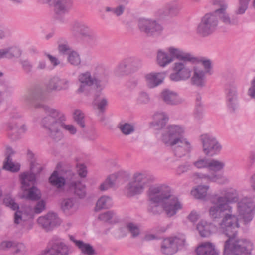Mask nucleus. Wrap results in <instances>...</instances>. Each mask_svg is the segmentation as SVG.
<instances>
[{
  "label": "nucleus",
  "mask_w": 255,
  "mask_h": 255,
  "mask_svg": "<svg viewBox=\"0 0 255 255\" xmlns=\"http://www.w3.org/2000/svg\"><path fill=\"white\" fill-rule=\"evenodd\" d=\"M20 165L18 163L14 164L11 158L9 156L6 158V161L4 162L3 168L4 169L12 172H16L20 170Z\"/></svg>",
  "instance_id": "48"
},
{
  "label": "nucleus",
  "mask_w": 255,
  "mask_h": 255,
  "mask_svg": "<svg viewBox=\"0 0 255 255\" xmlns=\"http://www.w3.org/2000/svg\"><path fill=\"white\" fill-rule=\"evenodd\" d=\"M45 99L43 89L39 87L29 89L22 96V100L27 106L44 110L47 115L42 118L41 124L48 130V134L52 139L59 141L63 138L61 128L70 134L75 135L77 131L76 127L65 123L66 117L63 112L41 102Z\"/></svg>",
  "instance_id": "1"
},
{
  "label": "nucleus",
  "mask_w": 255,
  "mask_h": 255,
  "mask_svg": "<svg viewBox=\"0 0 255 255\" xmlns=\"http://www.w3.org/2000/svg\"><path fill=\"white\" fill-rule=\"evenodd\" d=\"M192 168V165L187 163L185 164L178 166L176 170V172L178 174L180 175L189 170H191Z\"/></svg>",
  "instance_id": "63"
},
{
  "label": "nucleus",
  "mask_w": 255,
  "mask_h": 255,
  "mask_svg": "<svg viewBox=\"0 0 255 255\" xmlns=\"http://www.w3.org/2000/svg\"><path fill=\"white\" fill-rule=\"evenodd\" d=\"M111 198L107 196H103L97 201L95 210L98 211L102 209H106L111 207L112 205Z\"/></svg>",
  "instance_id": "41"
},
{
  "label": "nucleus",
  "mask_w": 255,
  "mask_h": 255,
  "mask_svg": "<svg viewBox=\"0 0 255 255\" xmlns=\"http://www.w3.org/2000/svg\"><path fill=\"white\" fill-rule=\"evenodd\" d=\"M138 27L141 31L149 36L159 34L163 29L162 26L156 21L147 19H140Z\"/></svg>",
  "instance_id": "20"
},
{
  "label": "nucleus",
  "mask_w": 255,
  "mask_h": 255,
  "mask_svg": "<svg viewBox=\"0 0 255 255\" xmlns=\"http://www.w3.org/2000/svg\"><path fill=\"white\" fill-rule=\"evenodd\" d=\"M125 229L127 230L131 234L133 238L137 237L140 234V229L137 224L129 222L126 224L125 227L120 229V231L123 232Z\"/></svg>",
  "instance_id": "46"
},
{
  "label": "nucleus",
  "mask_w": 255,
  "mask_h": 255,
  "mask_svg": "<svg viewBox=\"0 0 255 255\" xmlns=\"http://www.w3.org/2000/svg\"><path fill=\"white\" fill-rule=\"evenodd\" d=\"M206 72L197 67L193 68V75L191 78L192 84L198 87H203L205 84V75Z\"/></svg>",
  "instance_id": "35"
},
{
  "label": "nucleus",
  "mask_w": 255,
  "mask_h": 255,
  "mask_svg": "<svg viewBox=\"0 0 255 255\" xmlns=\"http://www.w3.org/2000/svg\"><path fill=\"white\" fill-rule=\"evenodd\" d=\"M92 105L99 114H103L108 106V100L102 93H95Z\"/></svg>",
  "instance_id": "31"
},
{
  "label": "nucleus",
  "mask_w": 255,
  "mask_h": 255,
  "mask_svg": "<svg viewBox=\"0 0 255 255\" xmlns=\"http://www.w3.org/2000/svg\"><path fill=\"white\" fill-rule=\"evenodd\" d=\"M130 71L128 68V66L123 60L117 66L115 69V73L118 76H122L123 75H127L130 73Z\"/></svg>",
  "instance_id": "53"
},
{
  "label": "nucleus",
  "mask_w": 255,
  "mask_h": 255,
  "mask_svg": "<svg viewBox=\"0 0 255 255\" xmlns=\"http://www.w3.org/2000/svg\"><path fill=\"white\" fill-rule=\"evenodd\" d=\"M225 166V163L223 161L215 159L209 160L208 168L215 172H219L224 169Z\"/></svg>",
  "instance_id": "47"
},
{
  "label": "nucleus",
  "mask_w": 255,
  "mask_h": 255,
  "mask_svg": "<svg viewBox=\"0 0 255 255\" xmlns=\"http://www.w3.org/2000/svg\"><path fill=\"white\" fill-rule=\"evenodd\" d=\"M203 150L207 156H212L218 154L222 149V146L216 137L209 133L203 134L200 136Z\"/></svg>",
  "instance_id": "12"
},
{
  "label": "nucleus",
  "mask_w": 255,
  "mask_h": 255,
  "mask_svg": "<svg viewBox=\"0 0 255 255\" xmlns=\"http://www.w3.org/2000/svg\"><path fill=\"white\" fill-rule=\"evenodd\" d=\"M182 8V3L179 0H172L166 2L163 8L158 9L156 15L159 17L174 18L179 15Z\"/></svg>",
  "instance_id": "18"
},
{
  "label": "nucleus",
  "mask_w": 255,
  "mask_h": 255,
  "mask_svg": "<svg viewBox=\"0 0 255 255\" xmlns=\"http://www.w3.org/2000/svg\"><path fill=\"white\" fill-rule=\"evenodd\" d=\"M252 243L246 239L228 238L224 244V255H250Z\"/></svg>",
  "instance_id": "6"
},
{
  "label": "nucleus",
  "mask_w": 255,
  "mask_h": 255,
  "mask_svg": "<svg viewBox=\"0 0 255 255\" xmlns=\"http://www.w3.org/2000/svg\"><path fill=\"white\" fill-rule=\"evenodd\" d=\"M58 49L59 52L63 54H68L69 52H71L69 45L64 39H61L59 41Z\"/></svg>",
  "instance_id": "56"
},
{
  "label": "nucleus",
  "mask_w": 255,
  "mask_h": 255,
  "mask_svg": "<svg viewBox=\"0 0 255 255\" xmlns=\"http://www.w3.org/2000/svg\"><path fill=\"white\" fill-rule=\"evenodd\" d=\"M13 248L14 254L17 255H23L26 252L25 246L21 243L14 242Z\"/></svg>",
  "instance_id": "58"
},
{
  "label": "nucleus",
  "mask_w": 255,
  "mask_h": 255,
  "mask_svg": "<svg viewBox=\"0 0 255 255\" xmlns=\"http://www.w3.org/2000/svg\"><path fill=\"white\" fill-rule=\"evenodd\" d=\"M8 135L13 140L18 139L21 134L25 133L27 128L25 125L20 122L19 119H11L7 125Z\"/></svg>",
  "instance_id": "23"
},
{
  "label": "nucleus",
  "mask_w": 255,
  "mask_h": 255,
  "mask_svg": "<svg viewBox=\"0 0 255 255\" xmlns=\"http://www.w3.org/2000/svg\"><path fill=\"white\" fill-rule=\"evenodd\" d=\"M188 61H181L174 63L173 72L170 75V79L178 82L185 81L190 78L193 71L192 68L187 64Z\"/></svg>",
  "instance_id": "10"
},
{
  "label": "nucleus",
  "mask_w": 255,
  "mask_h": 255,
  "mask_svg": "<svg viewBox=\"0 0 255 255\" xmlns=\"http://www.w3.org/2000/svg\"><path fill=\"white\" fill-rule=\"evenodd\" d=\"M77 172L81 178H85L87 176V171L86 166L83 164H77L76 165Z\"/></svg>",
  "instance_id": "62"
},
{
  "label": "nucleus",
  "mask_w": 255,
  "mask_h": 255,
  "mask_svg": "<svg viewBox=\"0 0 255 255\" xmlns=\"http://www.w3.org/2000/svg\"><path fill=\"white\" fill-rule=\"evenodd\" d=\"M238 200V191L233 188H223L210 198L213 206L209 208V216L214 221L223 218L219 223V228L228 238L236 237L240 228L238 218L232 214V207L230 205Z\"/></svg>",
  "instance_id": "2"
},
{
  "label": "nucleus",
  "mask_w": 255,
  "mask_h": 255,
  "mask_svg": "<svg viewBox=\"0 0 255 255\" xmlns=\"http://www.w3.org/2000/svg\"><path fill=\"white\" fill-rule=\"evenodd\" d=\"M172 189L164 184H154L149 187L147 192V198L149 203L148 210L154 215L161 213L162 208L160 205L169 197Z\"/></svg>",
  "instance_id": "4"
},
{
  "label": "nucleus",
  "mask_w": 255,
  "mask_h": 255,
  "mask_svg": "<svg viewBox=\"0 0 255 255\" xmlns=\"http://www.w3.org/2000/svg\"><path fill=\"white\" fill-rule=\"evenodd\" d=\"M209 188L207 185H199L191 191V194L197 199H203L207 196Z\"/></svg>",
  "instance_id": "45"
},
{
  "label": "nucleus",
  "mask_w": 255,
  "mask_h": 255,
  "mask_svg": "<svg viewBox=\"0 0 255 255\" xmlns=\"http://www.w3.org/2000/svg\"><path fill=\"white\" fill-rule=\"evenodd\" d=\"M212 4L217 6L215 14L219 17L220 20L227 26H234L238 24V19L236 16L230 17L226 12L227 4L224 0H213Z\"/></svg>",
  "instance_id": "14"
},
{
  "label": "nucleus",
  "mask_w": 255,
  "mask_h": 255,
  "mask_svg": "<svg viewBox=\"0 0 255 255\" xmlns=\"http://www.w3.org/2000/svg\"><path fill=\"white\" fill-rule=\"evenodd\" d=\"M166 51L169 53L170 57H172L173 61L174 59L181 61H188L192 63L197 61V58L191 53L186 52L179 48L170 46L167 48Z\"/></svg>",
  "instance_id": "25"
},
{
  "label": "nucleus",
  "mask_w": 255,
  "mask_h": 255,
  "mask_svg": "<svg viewBox=\"0 0 255 255\" xmlns=\"http://www.w3.org/2000/svg\"><path fill=\"white\" fill-rule=\"evenodd\" d=\"M76 178L77 176L71 180L68 188L79 198H83L86 195V186L81 182L77 181Z\"/></svg>",
  "instance_id": "29"
},
{
  "label": "nucleus",
  "mask_w": 255,
  "mask_h": 255,
  "mask_svg": "<svg viewBox=\"0 0 255 255\" xmlns=\"http://www.w3.org/2000/svg\"><path fill=\"white\" fill-rule=\"evenodd\" d=\"M153 180L154 178L146 173H135L125 187L127 196L131 197L142 194L145 188Z\"/></svg>",
  "instance_id": "5"
},
{
  "label": "nucleus",
  "mask_w": 255,
  "mask_h": 255,
  "mask_svg": "<svg viewBox=\"0 0 255 255\" xmlns=\"http://www.w3.org/2000/svg\"><path fill=\"white\" fill-rule=\"evenodd\" d=\"M72 32L78 35L89 45H96L99 42V37L96 31L88 23L82 21H74L71 28Z\"/></svg>",
  "instance_id": "7"
},
{
  "label": "nucleus",
  "mask_w": 255,
  "mask_h": 255,
  "mask_svg": "<svg viewBox=\"0 0 255 255\" xmlns=\"http://www.w3.org/2000/svg\"><path fill=\"white\" fill-rule=\"evenodd\" d=\"M70 241L73 242L75 245L78 248L81 252L85 255H96V252L92 246L89 243L84 242L82 240H78L75 239L73 236H70Z\"/></svg>",
  "instance_id": "30"
},
{
  "label": "nucleus",
  "mask_w": 255,
  "mask_h": 255,
  "mask_svg": "<svg viewBox=\"0 0 255 255\" xmlns=\"http://www.w3.org/2000/svg\"><path fill=\"white\" fill-rule=\"evenodd\" d=\"M95 74L92 76L89 71L80 73L78 77L80 82L79 87L77 90L78 93L87 92L90 87L94 84Z\"/></svg>",
  "instance_id": "26"
},
{
  "label": "nucleus",
  "mask_w": 255,
  "mask_h": 255,
  "mask_svg": "<svg viewBox=\"0 0 255 255\" xmlns=\"http://www.w3.org/2000/svg\"><path fill=\"white\" fill-rule=\"evenodd\" d=\"M115 213L112 211H108L99 215L98 219L104 222H109L114 216Z\"/></svg>",
  "instance_id": "59"
},
{
  "label": "nucleus",
  "mask_w": 255,
  "mask_h": 255,
  "mask_svg": "<svg viewBox=\"0 0 255 255\" xmlns=\"http://www.w3.org/2000/svg\"><path fill=\"white\" fill-rule=\"evenodd\" d=\"M62 176H59L58 171H54L49 178V182L51 185L58 189H61L64 186L67 187L72 179L76 177V175L71 170L63 171Z\"/></svg>",
  "instance_id": "17"
},
{
  "label": "nucleus",
  "mask_w": 255,
  "mask_h": 255,
  "mask_svg": "<svg viewBox=\"0 0 255 255\" xmlns=\"http://www.w3.org/2000/svg\"><path fill=\"white\" fill-rule=\"evenodd\" d=\"M225 93L226 103L228 111L235 113L239 107L237 87L234 83H228L225 85Z\"/></svg>",
  "instance_id": "13"
},
{
  "label": "nucleus",
  "mask_w": 255,
  "mask_h": 255,
  "mask_svg": "<svg viewBox=\"0 0 255 255\" xmlns=\"http://www.w3.org/2000/svg\"><path fill=\"white\" fill-rule=\"evenodd\" d=\"M73 5V0H53L52 5L54 13L60 16L68 13Z\"/></svg>",
  "instance_id": "27"
},
{
  "label": "nucleus",
  "mask_w": 255,
  "mask_h": 255,
  "mask_svg": "<svg viewBox=\"0 0 255 255\" xmlns=\"http://www.w3.org/2000/svg\"><path fill=\"white\" fill-rule=\"evenodd\" d=\"M85 116L83 112L79 109H76L73 112V119L75 122L81 128L85 127Z\"/></svg>",
  "instance_id": "49"
},
{
  "label": "nucleus",
  "mask_w": 255,
  "mask_h": 255,
  "mask_svg": "<svg viewBox=\"0 0 255 255\" xmlns=\"http://www.w3.org/2000/svg\"><path fill=\"white\" fill-rule=\"evenodd\" d=\"M218 24V17L215 12L207 13L198 24L197 32L202 37L208 36L216 30Z\"/></svg>",
  "instance_id": "9"
},
{
  "label": "nucleus",
  "mask_w": 255,
  "mask_h": 255,
  "mask_svg": "<svg viewBox=\"0 0 255 255\" xmlns=\"http://www.w3.org/2000/svg\"><path fill=\"white\" fill-rule=\"evenodd\" d=\"M20 63L22 66L23 70L26 73H29L31 71L33 65L28 60H20Z\"/></svg>",
  "instance_id": "61"
},
{
  "label": "nucleus",
  "mask_w": 255,
  "mask_h": 255,
  "mask_svg": "<svg viewBox=\"0 0 255 255\" xmlns=\"http://www.w3.org/2000/svg\"><path fill=\"white\" fill-rule=\"evenodd\" d=\"M185 132L184 126L170 124L161 130L159 139L165 146L172 148L175 156L181 158L193 150V146L185 137Z\"/></svg>",
  "instance_id": "3"
},
{
  "label": "nucleus",
  "mask_w": 255,
  "mask_h": 255,
  "mask_svg": "<svg viewBox=\"0 0 255 255\" xmlns=\"http://www.w3.org/2000/svg\"><path fill=\"white\" fill-rule=\"evenodd\" d=\"M71 248L63 239L53 237L49 242L47 249L38 255H69Z\"/></svg>",
  "instance_id": "8"
},
{
  "label": "nucleus",
  "mask_w": 255,
  "mask_h": 255,
  "mask_svg": "<svg viewBox=\"0 0 255 255\" xmlns=\"http://www.w3.org/2000/svg\"><path fill=\"white\" fill-rule=\"evenodd\" d=\"M185 241L183 235L166 238L162 242L161 251L165 255H172L176 253L179 249L184 246Z\"/></svg>",
  "instance_id": "11"
},
{
  "label": "nucleus",
  "mask_w": 255,
  "mask_h": 255,
  "mask_svg": "<svg viewBox=\"0 0 255 255\" xmlns=\"http://www.w3.org/2000/svg\"><path fill=\"white\" fill-rule=\"evenodd\" d=\"M255 204L251 198L244 197L238 203V211L245 224L253 219Z\"/></svg>",
  "instance_id": "15"
},
{
  "label": "nucleus",
  "mask_w": 255,
  "mask_h": 255,
  "mask_svg": "<svg viewBox=\"0 0 255 255\" xmlns=\"http://www.w3.org/2000/svg\"><path fill=\"white\" fill-rule=\"evenodd\" d=\"M192 177L195 180L204 182H217L220 184H226L229 182V180L223 175L213 173L210 174L200 172L194 173Z\"/></svg>",
  "instance_id": "22"
},
{
  "label": "nucleus",
  "mask_w": 255,
  "mask_h": 255,
  "mask_svg": "<svg viewBox=\"0 0 255 255\" xmlns=\"http://www.w3.org/2000/svg\"><path fill=\"white\" fill-rule=\"evenodd\" d=\"M3 203L5 206L13 210L19 209V205L15 202L14 199L10 195L5 196L3 199Z\"/></svg>",
  "instance_id": "52"
},
{
  "label": "nucleus",
  "mask_w": 255,
  "mask_h": 255,
  "mask_svg": "<svg viewBox=\"0 0 255 255\" xmlns=\"http://www.w3.org/2000/svg\"><path fill=\"white\" fill-rule=\"evenodd\" d=\"M70 80L67 78L54 76L49 79L46 84V88L48 91H61L69 89Z\"/></svg>",
  "instance_id": "21"
},
{
  "label": "nucleus",
  "mask_w": 255,
  "mask_h": 255,
  "mask_svg": "<svg viewBox=\"0 0 255 255\" xmlns=\"http://www.w3.org/2000/svg\"><path fill=\"white\" fill-rule=\"evenodd\" d=\"M248 95L251 98L255 99V78L251 82V86L248 90Z\"/></svg>",
  "instance_id": "64"
},
{
  "label": "nucleus",
  "mask_w": 255,
  "mask_h": 255,
  "mask_svg": "<svg viewBox=\"0 0 255 255\" xmlns=\"http://www.w3.org/2000/svg\"><path fill=\"white\" fill-rule=\"evenodd\" d=\"M150 95L148 93L141 91L136 98V103L138 105H146L150 103Z\"/></svg>",
  "instance_id": "50"
},
{
  "label": "nucleus",
  "mask_w": 255,
  "mask_h": 255,
  "mask_svg": "<svg viewBox=\"0 0 255 255\" xmlns=\"http://www.w3.org/2000/svg\"><path fill=\"white\" fill-rule=\"evenodd\" d=\"M68 62L73 65L78 66L81 63L79 55L77 52L72 51L69 53L68 57Z\"/></svg>",
  "instance_id": "54"
},
{
  "label": "nucleus",
  "mask_w": 255,
  "mask_h": 255,
  "mask_svg": "<svg viewBox=\"0 0 255 255\" xmlns=\"http://www.w3.org/2000/svg\"><path fill=\"white\" fill-rule=\"evenodd\" d=\"M40 198V191L37 188L32 186L29 189L27 195V198L32 200H36Z\"/></svg>",
  "instance_id": "57"
},
{
  "label": "nucleus",
  "mask_w": 255,
  "mask_h": 255,
  "mask_svg": "<svg viewBox=\"0 0 255 255\" xmlns=\"http://www.w3.org/2000/svg\"><path fill=\"white\" fill-rule=\"evenodd\" d=\"M118 128L122 133L126 135L130 134L134 131V126L128 123L119 124Z\"/></svg>",
  "instance_id": "51"
},
{
  "label": "nucleus",
  "mask_w": 255,
  "mask_h": 255,
  "mask_svg": "<svg viewBox=\"0 0 255 255\" xmlns=\"http://www.w3.org/2000/svg\"><path fill=\"white\" fill-rule=\"evenodd\" d=\"M215 229V227L212 224L205 221H201L197 225V229L203 237L209 236Z\"/></svg>",
  "instance_id": "37"
},
{
  "label": "nucleus",
  "mask_w": 255,
  "mask_h": 255,
  "mask_svg": "<svg viewBox=\"0 0 255 255\" xmlns=\"http://www.w3.org/2000/svg\"><path fill=\"white\" fill-rule=\"evenodd\" d=\"M39 225L46 231H50L61 224V220L54 213H49L44 216L39 217L37 219Z\"/></svg>",
  "instance_id": "24"
},
{
  "label": "nucleus",
  "mask_w": 255,
  "mask_h": 255,
  "mask_svg": "<svg viewBox=\"0 0 255 255\" xmlns=\"http://www.w3.org/2000/svg\"><path fill=\"white\" fill-rule=\"evenodd\" d=\"M14 213V221L16 224H22L23 222L31 218L32 215L24 212L23 209H17Z\"/></svg>",
  "instance_id": "44"
},
{
  "label": "nucleus",
  "mask_w": 255,
  "mask_h": 255,
  "mask_svg": "<svg viewBox=\"0 0 255 255\" xmlns=\"http://www.w3.org/2000/svg\"><path fill=\"white\" fill-rule=\"evenodd\" d=\"M251 0H240V5L236 13L237 14H243L247 9L248 4Z\"/></svg>",
  "instance_id": "60"
},
{
  "label": "nucleus",
  "mask_w": 255,
  "mask_h": 255,
  "mask_svg": "<svg viewBox=\"0 0 255 255\" xmlns=\"http://www.w3.org/2000/svg\"><path fill=\"white\" fill-rule=\"evenodd\" d=\"M161 96L167 105L175 106L182 103L184 100L176 92L168 89L162 91Z\"/></svg>",
  "instance_id": "28"
},
{
  "label": "nucleus",
  "mask_w": 255,
  "mask_h": 255,
  "mask_svg": "<svg viewBox=\"0 0 255 255\" xmlns=\"http://www.w3.org/2000/svg\"><path fill=\"white\" fill-rule=\"evenodd\" d=\"M161 205L168 217L175 215L182 208V204L178 197L173 194L172 191L169 194V197H167Z\"/></svg>",
  "instance_id": "19"
},
{
  "label": "nucleus",
  "mask_w": 255,
  "mask_h": 255,
  "mask_svg": "<svg viewBox=\"0 0 255 255\" xmlns=\"http://www.w3.org/2000/svg\"><path fill=\"white\" fill-rule=\"evenodd\" d=\"M61 208L66 214H71L76 210V201L74 198H66L61 203Z\"/></svg>",
  "instance_id": "36"
},
{
  "label": "nucleus",
  "mask_w": 255,
  "mask_h": 255,
  "mask_svg": "<svg viewBox=\"0 0 255 255\" xmlns=\"http://www.w3.org/2000/svg\"><path fill=\"white\" fill-rule=\"evenodd\" d=\"M22 54L21 49L17 46H12L0 49V59H11L19 57Z\"/></svg>",
  "instance_id": "33"
},
{
  "label": "nucleus",
  "mask_w": 255,
  "mask_h": 255,
  "mask_svg": "<svg viewBox=\"0 0 255 255\" xmlns=\"http://www.w3.org/2000/svg\"><path fill=\"white\" fill-rule=\"evenodd\" d=\"M121 180L120 174L117 173L110 175L106 180L100 186L101 191H104L107 190L110 188L113 187Z\"/></svg>",
  "instance_id": "38"
},
{
  "label": "nucleus",
  "mask_w": 255,
  "mask_h": 255,
  "mask_svg": "<svg viewBox=\"0 0 255 255\" xmlns=\"http://www.w3.org/2000/svg\"><path fill=\"white\" fill-rule=\"evenodd\" d=\"M209 160L206 157L200 158L193 162V165L198 169L208 168Z\"/></svg>",
  "instance_id": "55"
},
{
  "label": "nucleus",
  "mask_w": 255,
  "mask_h": 255,
  "mask_svg": "<svg viewBox=\"0 0 255 255\" xmlns=\"http://www.w3.org/2000/svg\"><path fill=\"white\" fill-rule=\"evenodd\" d=\"M157 62L160 66L165 67L172 62L173 59L166 52L159 50L157 54Z\"/></svg>",
  "instance_id": "40"
},
{
  "label": "nucleus",
  "mask_w": 255,
  "mask_h": 255,
  "mask_svg": "<svg viewBox=\"0 0 255 255\" xmlns=\"http://www.w3.org/2000/svg\"><path fill=\"white\" fill-rule=\"evenodd\" d=\"M94 79V84L97 91L96 93H101V91L105 88L107 83V78L103 74L95 73Z\"/></svg>",
  "instance_id": "42"
},
{
  "label": "nucleus",
  "mask_w": 255,
  "mask_h": 255,
  "mask_svg": "<svg viewBox=\"0 0 255 255\" xmlns=\"http://www.w3.org/2000/svg\"><path fill=\"white\" fill-rule=\"evenodd\" d=\"M124 60L130 73L136 71L141 66L140 60L135 57H128Z\"/></svg>",
  "instance_id": "43"
},
{
  "label": "nucleus",
  "mask_w": 255,
  "mask_h": 255,
  "mask_svg": "<svg viewBox=\"0 0 255 255\" xmlns=\"http://www.w3.org/2000/svg\"><path fill=\"white\" fill-rule=\"evenodd\" d=\"M42 165L36 162L31 161L30 172H25L20 175V180L23 190H27V188L35 182L36 175L40 174L43 170Z\"/></svg>",
  "instance_id": "16"
},
{
  "label": "nucleus",
  "mask_w": 255,
  "mask_h": 255,
  "mask_svg": "<svg viewBox=\"0 0 255 255\" xmlns=\"http://www.w3.org/2000/svg\"><path fill=\"white\" fill-rule=\"evenodd\" d=\"M155 126L156 129H160L164 127L168 121L169 118L167 114L164 112H158L154 115Z\"/></svg>",
  "instance_id": "39"
},
{
  "label": "nucleus",
  "mask_w": 255,
  "mask_h": 255,
  "mask_svg": "<svg viewBox=\"0 0 255 255\" xmlns=\"http://www.w3.org/2000/svg\"><path fill=\"white\" fill-rule=\"evenodd\" d=\"M165 74L164 72L151 73L145 76L147 86L153 88L159 85L163 81Z\"/></svg>",
  "instance_id": "32"
},
{
  "label": "nucleus",
  "mask_w": 255,
  "mask_h": 255,
  "mask_svg": "<svg viewBox=\"0 0 255 255\" xmlns=\"http://www.w3.org/2000/svg\"><path fill=\"white\" fill-rule=\"evenodd\" d=\"M197 255H219L212 243L205 242L200 245L196 249Z\"/></svg>",
  "instance_id": "34"
}]
</instances>
